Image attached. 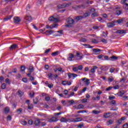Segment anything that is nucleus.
Masks as SVG:
<instances>
[{"instance_id": "obj_10", "label": "nucleus", "mask_w": 128, "mask_h": 128, "mask_svg": "<svg viewBox=\"0 0 128 128\" xmlns=\"http://www.w3.org/2000/svg\"><path fill=\"white\" fill-rule=\"evenodd\" d=\"M82 80L84 82V84H86V86H88L90 84V80L86 78H83L82 79Z\"/></svg>"}, {"instance_id": "obj_6", "label": "nucleus", "mask_w": 128, "mask_h": 128, "mask_svg": "<svg viewBox=\"0 0 128 128\" xmlns=\"http://www.w3.org/2000/svg\"><path fill=\"white\" fill-rule=\"evenodd\" d=\"M46 36H50L52 34H54V31L52 30H47L44 33Z\"/></svg>"}, {"instance_id": "obj_8", "label": "nucleus", "mask_w": 128, "mask_h": 128, "mask_svg": "<svg viewBox=\"0 0 128 128\" xmlns=\"http://www.w3.org/2000/svg\"><path fill=\"white\" fill-rule=\"evenodd\" d=\"M62 84L63 86H70V84H72V82L70 81L63 80L62 81Z\"/></svg>"}, {"instance_id": "obj_3", "label": "nucleus", "mask_w": 128, "mask_h": 128, "mask_svg": "<svg viewBox=\"0 0 128 128\" xmlns=\"http://www.w3.org/2000/svg\"><path fill=\"white\" fill-rule=\"evenodd\" d=\"M22 20H20V18L19 16H14V24H20V22Z\"/></svg>"}, {"instance_id": "obj_64", "label": "nucleus", "mask_w": 128, "mask_h": 128, "mask_svg": "<svg viewBox=\"0 0 128 128\" xmlns=\"http://www.w3.org/2000/svg\"><path fill=\"white\" fill-rule=\"evenodd\" d=\"M128 128V124H125L123 125V128Z\"/></svg>"}, {"instance_id": "obj_62", "label": "nucleus", "mask_w": 128, "mask_h": 128, "mask_svg": "<svg viewBox=\"0 0 128 128\" xmlns=\"http://www.w3.org/2000/svg\"><path fill=\"white\" fill-rule=\"evenodd\" d=\"M25 70H26V66H21V70H22V72H24Z\"/></svg>"}, {"instance_id": "obj_29", "label": "nucleus", "mask_w": 128, "mask_h": 128, "mask_svg": "<svg viewBox=\"0 0 128 128\" xmlns=\"http://www.w3.org/2000/svg\"><path fill=\"white\" fill-rule=\"evenodd\" d=\"M40 122V120H36L34 121V124L35 126H38Z\"/></svg>"}, {"instance_id": "obj_33", "label": "nucleus", "mask_w": 128, "mask_h": 128, "mask_svg": "<svg viewBox=\"0 0 128 128\" xmlns=\"http://www.w3.org/2000/svg\"><path fill=\"white\" fill-rule=\"evenodd\" d=\"M93 52H102V50H100V49L99 48H94Z\"/></svg>"}, {"instance_id": "obj_34", "label": "nucleus", "mask_w": 128, "mask_h": 128, "mask_svg": "<svg viewBox=\"0 0 128 128\" xmlns=\"http://www.w3.org/2000/svg\"><path fill=\"white\" fill-rule=\"evenodd\" d=\"M86 88H84L82 90L79 91L78 92L80 94H82V92H86Z\"/></svg>"}, {"instance_id": "obj_38", "label": "nucleus", "mask_w": 128, "mask_h": 128, "mask_svg": "<svg viewBox=\"0 0 128 128\" xmlns=\"http://www.w3.org/2000/svg\"><path fill=\"white\" fill-rule=\"evenodd\" d=\"M110 104H113L114 106H116V100H113L110 102Z\"/></svg>"}, {"instance_id": "obj_22", "label": "nucleus", "mask_w": 128, "mask_h": 128, "mask_svg": "<svg viewBox=\"0 0 128 128\" xmlns=\"http://www.w3.org/2000/svg\"><path fill=\"white\" fill-rule=\"evenodd\" d=\"M114 122V119H110L107 122V124L108 126H110V124H112Z\"/></svg>"}, {"instance_id": "obj_46", "label": "nucleus", "mask_w": 128, "mask_h": 128, "mask_svg": "<svg viewBox=\"0 0 128 128\" xmlns=\"http://www.w3.org/2000/svg\"><path fill=\"white\" fill-rule=\"evenodd\" d=\"M98 13L96 12H94L92 14V18H94V16H98Z\"/></svg>"}, {"instance_id": "obj_41", "label": "nucleus", "mask_w": 128, "mask_h": 128, "mask_svg": "<svg viewBox=\"0 0 128 128\" xmlns=\"http://www.w3.org/2000/svg\"><path fill=\"white\" fill-rule=\"evenodd\" d=\"M114 81V78H112V76H110L108 78V82H112Z\"/></svg>"}, {"instance_id": "obj_18", "label": "nucleus", "mask_w": 128, "mask_h": 128, "mask_svg": "<svg viewBox=\"0 0 128 128\" xmlns=\"http://www.w3.org/2000/svg\"><path fill=\"white\" fill-rule=\"evenodd\" d=\"M96 68H98V66H93V68H92L90 70V72H92L93 74H94V72H96Z\"/></svg>"}, {"instance_id": "obj_16", "label": "nucleus", "mask_w": 128, "mask_h": 128, "mask_svg": "<svg viewBox=\"0 0 128 128\" xmlns=\"http://www.w3.org/2000/svg\"><path fill=\"white\" fill-rule=\"evenodd\" d=\"M82 16H77L75 18V20H76V22H78V20H82Z\"/></svg>"}, {"instance_id": "obj_49", "label": "nucleus", "mask_w": 128, "mask_h": 128, "mask_svg": "<svg viewBox=\"0 0 128 128\" xmlns=\"http://www.w3.org/2000/svg\"><path fill=\"white\" fill-rule=\"evenodd\" d=\"M21 124H22V126H26L28 122H26V120H23L21 122Z\"/></svg>"}, {"instance_id": "obj_13", "label": "nucleus", "mask_w": 128, "mask_h": 128, "mask_svg": "<svg viewBox=\"0 0 128 128\" xmlns=\"http://www.w3.org/2000/svg\"><path fill=\"white\" fill-rule=\"evenodd\" d=\"M90 16V12H86L84 13L82 16V18H88V17Z\"/></svg>"}, {"instance_id": "obj_53", "label": "nucleus", "mask_w": 128, "mask_h": 128, "mask_svg": "<svg viewBox=\"0 0 128 128\" xmlns=\"http://www.w3.org/2000/svg\"><path fill=\"white\" fill-rule=\"evenodd\" d=\"M122 14V10H117L116 11V14L117 16H120Z\"/></svg>"}, {"instance_id": "obj_5", "label": "nucleus", "mask_w": 128, "mask_h": 128, "mask_svg": "<svg viewBox=\"0 0 128 128\" xmlns=\"http://www.w3.org/2000/svg\"><path fill=\"white\" fill-rule=\"evenodd\" d=\"M58 24H52L50 25V26L48 25H46V28L52 29V28H58Z\"/></svg>"}, {"instance_id": "obj_48", "label": "nucleus", "mask_w": 128, "mask_h": 128, "mask_svg": "<svg viewBox=\"0 0 128 128\" xmlns=\"http://www.w3.org/2000/svg\"><path fill=\"white\" fill-rule=\"evenodd\" d=\"M80 42H86V40L84 38H81L80 40Z\"/></svg>"}, {"instance_id": "obj_23", "label": "nucleus", "mask_w": 128, "mask_h": 128, "mask_svg": "<svg viewBox=\"0 0 128 128\" xmlns=\"http://www.w3.org/2000/svg\"><path fill=\"white\" fill-rule=\"evenodd\" d=\"M75 122H82V118H74Z\"/></svg>"}, {"instance_id": "obj_19", "label": "nucleus", "mask_w": 128, "mask_h": 128, "mask_svg": "<svg viewBox=\"0 0 128 128\" xmlns=\"http://www.w3.org/2000/svg\"><path fill=\"white\" fill-rule=\"evenodd\" d=\"M26 75L30 78V80H34V78L32 76V74H27Z\"/></svg>"}, {"instance_id": "obj_45", "label": "nucleus", "mask_w": 128, "mask_h": 128, "mask_svg": "<svg viewBox=\"0 0 128 128\" xmlns=\"http://www.w3.org/2000/svg\"><path fill=\"white\" fill-rule=\"evenodd\" d=\"M30 98H34V91H32L30 93Z\"/></svg>"}, {"instance_id": "obj_9", "label": "nucleus", "mask_w": 128, "mask_h": 128, "mask_svg": "<svg viewBox=\"0 0 128 128\" xmlns=\"http://www.w3.org/2000/svg\"><path fill=\"white\" fill-rule=\"evenodd\" d=\"M48 20L50 22H58V18L52 16L49 18Z\"/></svg>"}, {"instance_id": "obj_12", "label": "nucleus", "mask_w": 128, "mask_h": 128, "mask_svg": "<svg viewBox=\"0 0 128 128\" xmlns=\"http://www.w3.org/2000/svg\"><path fill=\"white\" fill-rule=\"evenodd\" d=\"M74 58V56L72 54L70 53L68 54V60H70V62H72V58Z\"/></svg>"}, {"instance_id": "obj_7", "label": "nucleus", "mask_w": 128, "mask_h": 128, "mask_svg": "<svg viewBox=\"0 0 128 128\" xmlns=\"http://www.w3.org/2000/svg\"><path fill=\"white\" fill-rule=\"evenodd\" d=\"M60 122H70V118H66L64 117H62L60 119Z\"/></svg>"}, {"instance_id": "obj_15", "label": "nucleus", "mask_w": 128, "mask_h": 128, "mask_svg": "<svg viewBox=\"0 0 128 128\" xmlns=\"http://www.w3.org/2000/svg\"><path fill=\"white\" fill-rule=\"evenodd\" d=\"M34 67L32 66H30L29 67L28 73V74H32V72H34Z\"/></svg>"}, {"instance_id": "obj_30", "label": "nucleus", "mask_w": 128, "mask_h": 128, "mask_svg": "<svg viewBox=\"0 0 128 128\" xmlns=\"http://www.w3.org/2000/svg\"><path fill=\"white\" fill-rule=\"evenodd\" d=\"M84 127V122H82L77 126V128H82Z\"/></svg>"}, {"instance_id": "obj_43", "label": "nucleus", "mask_w": 128, "mask_h": 128, "mask_svg": "<svg viewBox=\"0 0 128 128\" xmlns=\"http://www.w3.org/2000/svg\"><path fill=\"white\" fill-rule=\"evenodd\" d=\"M73 72H78V67H74L72 68Z\"/></svg>"}, {"instance_id": "obj_36", "label": "nucleus", "mask_w": 128, "mask_h": 128, "mask_svg": "<svg viewBox=\"0 0 128 128\" xmlns=\"http://www.w3.org/2000/svg\"><path fill=\"white\" fill-rule=\"evenodd\" d=\"M33 102L35 104H36L38 102V98H35L34 99Z\"/></svg>"}, {"instance_id": "obj_37", "label": "nucleus", "mask_w": 128, "mask_h": 128, "mask_svg": "<svg viewBox=\"0 0 128 128\" xmlns=\"http://www.w3.org/2000/svg\"><path fill=\"white\" fill-rule=\"evenodd\" d=\"M123 8L124 10H128V4H124V6H123Z\"/></svg>"}, {"instance_id": "obj_1", "label": "nucleus", "mask_w": 128, "mask_h": 128, "mask_svg": "<svg viewBox=\"0 0 128 128\" xmlns=\"http://www.w3.org/2000/svg\"><path fill=\"white\" fill-rule=\"evenodd\" d=\"M66 22H68V24L65 25L66 28H70L72 26V25L74 24V20L70 18H68L66 20Z\"/></svg>"}, {"instance_id": "obj_44", "label": "nucleus", "mask_w": 128, "mask_h": 128, "mask_svg": "<svg viewBox=\"0 0 128 128\" xmlns=\"http://www.w3.org/2000/svg\"><path fill=\"white\" fill-rule=\"evenodd\" d=\"M81 102L82 104H84L86 102H88V99L84 98H83L81 100Z\"/></svg>"}, {"instance_id": "obj_57", "label": "nucleus", "mask_w": 128, "mask_h": 128, "mask_svg": "<svg viewBox=\"0 0 128 128\" xmlns=\"http://www.w3.org/2000/svg\"><path fill=\"white\" fill-rule=\"evenodd\" d=\"M47 86H48V88H52L54 86V84H48V85H47Z\"/></svg>"}, {"instance_id": "obj_63", "label": "nucleus", "mask_w": 128, "mask_h": 128, "mask_svg": "<svg viewBox=\"0 0 128 128\" xmlns=\"http://www.w3.org/2000/svg\"><path fill=\"white\" fill-rule=\"evenodd\" d=\"M114 70L115 69L114 68H110V72H114Z\"/></svg>"}, {"instance_id": "obj_35", "label": "nucleus", "mask_w": 128, "mask_h": 128, "mask_svg": "<svg viewBox=\"0 0 128 128\" xmlns=\"http://www.w3.org/2000/svg\"><path fill=\"white\" fill-rule=\"evenodd\" d=\"M118 94L120 96H124V94H125V92L124 90H121L118 92Z\"/></svg>"}, {"instance_id": "obj_2", "label": "nucleus", "mask_w": 128, "mask_h": 128, "mask_svg": "<svg viewBox=\"0 0 128 128\" xmlns=\"http://www.w3.org/2000/svg\"><path fill=\"white\" fill-rule=\"evenodd\" d=\"M30 20H32V16L28 15L25 16L24 18V22L26 24H30Z\"/></svg>"}, {"instance_id": "obj_20", "label": "nucleus", "mask_w": 128, "mask_h": 128, "mask_svg": "<svg viewBox=\"0 0 128 128\" xmlns=\"http://www.w3.org/2000/svg\"><path fill=\"white\" fill-rule=\"evenodd\" d=\"M16 46H18L16 44H13L10 47V50H14V48H16Z\"/></svg>"}, {"instance_id": "obj_58", "label": "nucleus", "mask_w": 128, "mask_h": 128, "mask_svg": "<svg viewBox=\"0 0 128 128\" xmlns=\"http://www.w3.org/2000/svg\"><path fill=\"white\" fill-rule=\"evenodd\" d=\"M102 36H104L105 38H106V36H108V32H102Z\"/></svg>"}, {"instance_id": "obj_4", "label": "nucleus", "mask_w": 128, "mask_h": 128, "mask_svg": "<svg viewBox=\"0 0 128 128\" xmlns=\"http://www.w3.org/2000/svg\"><path fill=\"white\" fill-rule=\"evenodd\" d=\"M70 6V4H58V8H66V6Z\"/></svg>"}, {"instance_id": "obj_11", "label": "nucleus", "mask_w": 128, "mask_h": 128, "mask_svg": "<svg viewBox=\"0 0 128 128\" xmlns=\"http://www.w3.org/2000/svg\"><path fill=\"white\" fill-rule=\"evenodd\" d=\"M48 122H58V118L56 117L53 116L51 118L48 120Z\"/></svg>"}, {"instance_id": "obj_26", "label": "nucleus", "mask_w": 128, "mask_h": 128, "mask_svg": "<svg viewBox=\"0 0 128 128\" xmlns=\"http://www.w3.org/2000/svg\"><path fill=\"white\" fill-rule=\"evenodd\" d=\"M4 112L5 114H8V112H10V108L8 107H6L4 109Z\"/></svg>"}, {"instance_id": "obj_47", "label": "nucleus", "mask_w": 128, "mask_h": 128, "mask_svg": "<svg viewBox=\"0 0 128 128\" xmlns=\"http://www.w3.org/2000/svg\"><path fill=\"white\" fill-rule=\"evenodd\" d=\"M92 44H98V42L94 38L92 39Z\"/></svg>"}, {"instance_id": "obj_17", "label": "nucleus", "mask_w": 128, "mask_h": 128, "mask_svg": "<svg viewBox=\"0 0 128 128\" xmlns=\"http://www.w3.org/2000/svg\"><path fill=\"white\" fill-rule=\"evenodd\" d=\"M12 15L7 16L6 18H4V22H7V20H10L12 18Z\"/></svg>"}, {"instance_id": "obj_54", "label": "nucleus", "mask_w": 128, "mask_h": 128, "mask_svg": "<svg viewBox=\"0 0 128 128\" xmlns=\"http://www.w3.org/2000/svg\"><path fill=\"white\" fill-rule=\"evenodd\" d=\"M114 90H118L120 88V85H116L112 88Z\"/></svg>"}, {"instance_id": "obj_42", "label": "nucleus", "mask_w": 128, "mask_h": 128, "mask_svg": "<svg viewBox=\"0 0 128 128\" xmlns=\"http://www.w3.org/2000/svg\"><path fill=\"white\" fill-rule=\"evenodd\" d=\"M6 88V84L4 83L2 84L1 86V88L2 90H4V88Z\"/></svg>"}, {"instance_id": "obj_52", "label": "nucleus", "mask_w": 128, "mask_h": 128, "mask_svg": "<svg viewBox=\"0 0 128 128\" xmlns=\"http://www.w3.org/2000/svg\"><path fill=\"white\" fill-rule=\"evenodd\" d=\"M52 74L50 73L48 74V76L50 80H52Z\"/></svg>"}, {"instance_id": "obj_50", "label": "nucleus", "mask_w": 128, "mask_h": 128, "mask_svg": "<svg viewBox=\"0 0 128 128\" xmlns=\"http://www.w3.org/2000/svg\"><path fill=\"white\" fill-rule=\"evenodd\" d=\"M113 87L112 86H108V88H106L105 90L106 92H108L109 90H112V88H112Z\"/></svg>"}, {"instance_id": "obj_51", "label": "nucleus", "mask_w": 128, "mask_h": 128, "mask_svg": "<svg viewBox=\"0 0 128 128\" xmlns=\"http://www.w3.org/2000/svg\"><path fill=\"white\" fill-rule=\"evenodd\" d=\"M78 70H82V68H84V66H82V65H80L78 66Z\"/></svg>"}, {"instance_id": "obj_25", "label": "nucleus", "mask_w": 128, "mask_h": 128, "mask_svg": "<svg viewBox=\"0 0 128 128\" xmlns=\"http://www.w3.org/2000/svg\"><path fill=\"white\" fill-rule=\"evenodd\" d=\"M92 114H100V111H98L96 110H93L92 111Z\"/></svg>"}, {"instance_id": "obj_24", "label": "nucleus", "mask_w": 128, "mask_h": 128, "mask_svg": "<svg viewBox=\"0 0 128 128\" xmlns=\"http://www.w3.org/2000/svg\"><path fill=\"white\" fill-rule=\"evenodd\" d=\"M18 96H24V92H22L20 90H18Z\"/></svg>"}, {"instance_id": "obj_14", "label": "nucleus", "mask_w": 128, "mask_h": 128, "mask_svg": "<svg viewBox=\"0 0 128 128\" xmlns=\"http://www.w3.org/2000/svg\"><path fill=\"white\" fill-rule=\"evenodd\" d=\"M115 26L116 24H114V22L107 24V26L108 28H114V26Z\"/></svg>"}, {"instance_id": "obj_55", "label": "nucleus", "mask_w": 128, "mask_h": 128, "mask_svg": "<svg viewBox=\"0 0 128 128\" xmlns=\"http://www.w3.org/2000/svg\"><path fill=\"white\" fill-rule=\"evenodd\" d=\"M28 124L30 126H32V124H34V121L32 120H30L28 121Z\"/></svg>"}, {"instance_id": "obj_28", "label": "nucleus", "mask_w": 128, "mask_h": 128, "mask_svg": "<svg viewBox=\"0 0 128 128\" xmlns=\"http://www.w3.org/2000/svg\"><path fill=\"white\" fill-rule=\"evenodd\" d=\"M110 112L104 113V118H110Z\"/></svg>"}, {"instance_id": "obj_40", "label": "nucleus", "mask_w": 128, "mask_h": 128, "mask_svg": "<svg viewBox=\"0 0 128 128\" xmlns=\"http://www.w3.org/2000/svg\"><path fill=\"white\" fill-rule=\"evenodd\" d=\"M92 28L93 30H98V28H100V26L96 24H95L93 26Z\"/></svg>"}, {"instance_id": "obj_31", "label": "nucleus", "mask_w": 128, "mask_h": 128, "mask_svg": "<svg viewBox=\"0 0 128 128\" xmlns=\"http://www.w3.org/2000/svg\"><path fill=\"white\" fill-rule=\"evenodd\" d=\"M124 32H124V30H118L117 31L118 34H124Z\"/></svg>"}, {"instance_id": "obj_39", "label": "nucleus", "mask_w": 128, "mask_h": 128, "mask_svg": "<svg viewBox=\"0 0 128 128\" xmlns=\"http://www.w3.org/2000/svg\"><path fill=\"white\" fill-rule=\"evenodd\" d=\"M84 106L82 104H80L78 105L77 108L78 110H80V108H84Z\"/></svg>"}, {"instance_id": "obj_27", "label": "nucleus", "mask_w": 128, "mask_h": 128, "mask_svg": "<svg viewBox=\"0 0 128 128\" xmlns=\"http://www.w3.org/2000/svg\"><path fill=\"white\" fill-rule=\"evenodd\" d=\"M52 56H58V51H56L52 54Z\"/></svg>"}, {"instance_id": "obj_59", "label": "nucleus", "mask_w": 128, "mask_h": 128, "mask_svg": "<svg viewBox=\"0 0 128 128\" xmlns=\"http://www.w3.org/2000/svg\"><path fill=\"white\" fill-rule=\"evenodd\" d=\"M22 80L24 82H28V78H24L22 79Z\"/></svg>"}, {"instance_id": "obj_56", "label": "nucleus", "mask_w": 128, "mask_h": 128, "mask_svg": "<svg viewBox=\"0 0 128 128\" xmlns=\"http://www.w3.org/2000/svg\"><path fill=\"white\" fill-rule=\"evenodd\" d=\"M124 22V20L122 19H119L116 20V22L118 24H122V22Z\"/></svg>"}, {"instance_id": "obj_61", "label": "nucleus", "mask_w": 128, "mask_h": 128, "mask_svg": "<svg viewBox=\"0 0 128 128\" xmlns=\"http://www.w3.org/2000/svg\"><path fill=\"white\" fill-rule=\"evenodd\" d=\"M68 104H74V100H70L68 102Z\"/></svg>"}, {"instance_id": "obj_32", "label": "nucleus", "mask_w": 128, "mask_h": 128, "mask_svg": "<svg viewBox=\"0 0 128 128\" xmlns=\"http://www.w3.org/2000/svg\"><path fill=\"white\" fill-rule=\"evenodd\" d=\"M34 108V105L32 104H28V108L29 110H32V108Z\"/></svg>"}, {"instance_id": "obj_21", "label": "nucleus", "mask_w": 128, "mask_h": 128, "mask_svg": "<svg viewBox=\"0 0 128 128\" xmlns=\"http://www.w3.org/2000/svg\"><path fill=\"white\" fill-rule=\"evenodd\" d=\"M77 8H88V6L86 5V4H84L78 6Z\"/></svg>"}, {"instance_id": "obj_60", "label": "nucleus", "mask_w": 128, "mask_h": 128, "mask_svg": "<svg viewBox=\"0 0 128 128\" xmlns=\"http://www.w3.org/2000/svg\"><path fill=\"white\" fill-rule=\"evenodd\" d=\"M110 58H111L112 60H118V58L114 56H111Z\"/></svg>"}]
</instances>
